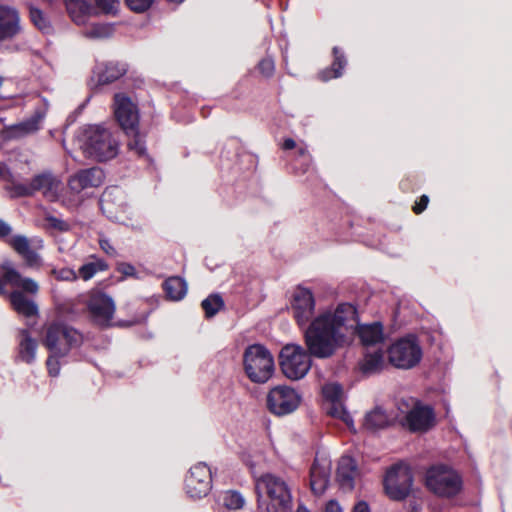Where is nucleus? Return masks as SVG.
Masks as SVG:
<instances>
[{"label":"nucleus","mask_w":512,"mask_h":512,"mask_svg":"<svg viewBox=\"0 0 512 512\" xmlns=\"http://www.w3.org/2000/svg\"><path fill=\"white\" fill-rule=\"evenodd\" d=\"M325 410L328 415L341 419L350 429L355 430L353 419L345 409L342 400L325 403Z\"/></svg>","instance_id":"31"},{"label":"nucleus","mask_w":512,"mask_h":512,"mask_svg":"<svg viewBox=\"0 0 512 512\" xmlns=\"http://www.w3.org/2000/svg\"><path fill=\"white\" fill-rule=\"evenodd\" d=\"M114 114L126 135L135 132L139 124V113L137 106L123 93L114 96Z\"/></svg>","instance_id":"14"},{"label":"nucleus","mask_w":512,"mask_h":512,"mask_svg":"<svg viewBox=\"0 0 512 512\" xmlns=\"http://www.w3.org/2000/svg\"><path fill=\"white\" fill-rule=\"evenodd\" d=\"M124 65L116 62H107L98 64L94 70V77L97 84L105 85L119 79L125 73Z\"/></svg>","instance_id":"24"},{"label":"nucleus","mask_w":512,"mask_h":512,"mask_svg":"<svg viewBox=\"0 0 512 512\" xmlns=\"http://www.w3.org/2000/svg\"><path fill=\"white\" fill-rule=\"evenodd\" d=\"M38 343L27 329L19 331L18 335V357L25 363H32L36 358Z\"/></svg>","instance_id":"25"},{"label":"nucleus","mask_w":512,"mask_h":512,"mask_svg":"<svg viewBox=\"0 0 512 512\" xmlns=\"http://www.w3.org/2000/svg\"><path fill=\"white\" fill-rule=\"evenodd\" d=\"M296 512H309V511H308L305 507H303V506H301V505H300V506L297 508V511H296Z\"/></svg>","instance_id":"53"},{"label":"nucleus","mask_w":512,"mask_h":512,"mask_svg":"<svg viewBox=\"0 0 512 512\" xmlns=\"http://www.w3.org/2000/svg\"><path fill=\"white\" fill-rule=\"evenodd\" d=\"M4 282L11 287L20 289L21 291H13L10 294V303L14 311L26 319V325L33 327L38 319L39 311L37 304L23 294V292L35 295L39 290L36 281L29 277H23L11 263L3 264Z\"/></svg>","instance_id":"3"},{"label":"nucleus","mask_w":512,"mask_h":512,"mask_svg":"<svg viewBox=\"0 0 512 512\" xmlns=\"http://www.w3.org/2000/svg\"><path fill=\"white\" fill-rule=\"evenodd\" d=\"M87 307L95 324L100 327H109L112 325L116 310V305L112 297L100 290H92L89 294Z\"/></svg>","instance_id":"12"},{"label":"nucleus","mask_w":512,"mask_h":512,"mask_svg":"<svg viewBox=\"0 0 512 512\" xmlns=\"http://www.w3.org/2000/svg\"><path fill=\"white\" fill-rule=\"evenodd\" d=\"M358 470L355 461L349 456H343L339 460L337 468V482L344 491H351L354 488L355 478Z\"/></svg>","instance_id":"21"},{"label":"nucleus","mask_w":512,"mask_h":512,"mask_svg":"<svg viewBox=\"0 0 512 512\" xmlns=\"http://www.w3.org/2000/svg\"><path fill=\"white\" fill-rule=\"evenodd\" d=\"M62 357L63 354L60 351H50V355L46 361L48 373L52 377H57L60 375L61 365H62Z\"/></svg>","instance_id":"38"},{"label":"nucleus","mask_w":512,"mask_h":512,"mask_svg":"<svg viewBox=\"0 0 512 512\" xmlns=\"http://www.w3.org/2000/svg\"><path fill=\"white\" fill-rule=\"evenodd\" d=\"M155 0H125L127 6L136 13L147 11Z\"/></svg>","instance_id":"39"},{"label":"nucleus","mask_w":512,"mask_h":512,"mask_svg":"<svg viewBox=\"0 0 512 512\" xmlns=\"http://www.w3.org/2000/svg\"><path fill=\"white\" fill-rule=\"evenodd\" d=\"M8 174L6 165L0 162V179H6Z\"/></svg>","instance_id":"50"},{"label":"nucleus","mask_w":512,"mask_h":512,"mask_svg":"<svg viewBox=\"0 0 512 512\" xmlns=\"http://www.w3.org/2000/svg\"><path fill=\"white\" fill-rule=\"evenodd\" d=\"M127 136L130 137L127 143L128 149L134 152L139 157L144 156L146 154L145 141L143 136L140 135L138 127L135 128L134 133H130Z\"/></svg>","instance_id":"34"},{"label":"nucleus","mask_w":512,"mask_h":512,"mask_svg":"<svg viewBox=\"0 0 512 512\" xmlns=\"http://www.w3.org/2000/svg\"><path fill=\"white\" fill-rule=\"evenodd\" d=\"M108 196H109V194H108V192L106 191V192L104 193V196H103V201H106V197H108Z\"/></svg>","instance_id":"59"},{"label":"nucleus","mask_w":512,"mask_h":512,"mask_svg":"<svg viewBox=\"0 0 512 512\" xmlns=\"http://www.w3.org/2000/svg\"><path fill=\"white\" fill-rule=\"evenodd\" d=\"M109 28L108 27H104V26H99V27H96L95 28V32H96V35L97 36H104L105 33L102 32V30H108Z\"/></svg>","instance_id":"52"},{"label":"nucleus","mask_w":512,"mask_h":512,"mask_svg":"<svg viewBox=\"0 0 512 512\" xmlns=\"http://www.w3.org/2000/svg\"><path fill=\"white\" fill-rule=\"evenodd\" d=\"M325 512H343V509L337 501L330 500L326 504Z\"/></svg>","instance_id":"47"},{"label":"nucleus","mask_w":512,"mask_h":512,"mask_svg":"<svg viewBox=\"0 0 512 512\" xmlns=\"http://www.w3.org/2000/svg\"><path fill=\"white\" fill-rule=\"evenodd\" d=\"M8 243L23 258L29 267H38L41 264L39 255L30 247L29 240L22 235L12 237Z\"/></svg>","instance_id":"22"},{"label":"nucleus","mask_w":512,"mask_h":512,"mask_svg":"<svg viewBox=\"0 0 512 512\" xmlns=\"http://www.w3.org/2000/svg\"><path fill=\"white\" fill-rule=\"evenodd\" d=\"M298 153L302 157H306L308 160H310V155L308 154V151L305 147H299Z\"/></svg>","instance_id":"51"},{"label":"nucleus","mask_w":512,"mask_h":512,"mask_svg":"<svg viewBox=\"0 0 512 512\" xmlns=\"http://www.w3.org/2000/svg\"><path fill=\"white\" fill-rule=\"evenodd\" d=\"M82 198L79 196L77 197L75 203L73 205H77L79 202H81Z\"/></svg>","instance_id":"58"},{"label":"nucleus","mask_w":512,"mask_h":512,"mask_svg":"<svg viewBox=\"0 0 512 512\" xmlns=\"http://www.w3.org/2000/svg\"><path fill=\"white\" fill-rule=\"evenodd\" d=\"M64 339V325L60 322L47 326L43 343L49 351H60L61 341Z\"/></svg>","instance_id":"27"},{"label":"nucleus","mask_w":512,"mask_h":512,"mask_svg":"<svg viewBox=\"0 0 512 512\" xmlns=\"http://www.w3.org/2000/svg\"><path fill=\"white\" fill-rule=\"evenodd\" d=\"M334 62L331 69L323 70L320 73V78L323 81L330 80L332 78H338L342 75V70L346 65V60L342 52L337 47L333 48Z\"/></svg>","instance_id":"30"},{"label":"nucleus","mask_w":512,"mask_h":512,"mask_svg":"<svg viewBox=\"0 0 512 512\" xmlns=\"http://www.w3.org/2000/svg\"><path fill=\"white\" fill-rule=\"evenodd\" d=\"M428 202H429V198L428 196L426 195H422L419 202H417L414 207H413V211L416 213V214H420L422 213L427 205H428Z\"/></svg>","instance_id":"45"},{"label":"nucleus","mask_w":512,"mask_h":512,"mask_svg":"<svg viewBox=\"0 0 512 512\" xmlns=\"http://www.w3.org/2000/svg\"><path fill=\"white\" fill-rule=\"evenodd\" d=\"M92 0H66V11L69 12L73 21L80 24L84 16L91 14L94 8L91 5ZM96 7L105 14H115L119 7V0H94Z\"/></svg>","instance_id":"15"},{"label":"nucleus","mask_w":512,"mask_h":512,"mask_svg":"<svg viewBox=\"0 0 512 512\" xmlns=\"http://www.w3.org/2000/svg\"><path fill=\"white\" fill-rule=\"evenodd\" d=\"M425 483L430 491L443 497L455 496L462 487L459 475L453 469L444 465L433 466L428 469Z\"/></svg>","instance_id":"8"},{"label":"nucleus","mask_w":512,"mask_h":512,"mask_svg":"<svg viewBox=\"0 0 512 512\" xmlns=\"http://www.w3.org/2000/svg\"><path fill=\"white\" fill-rule=\"evenodd\" d=\"M212 483V472L206 463L199 462L192 466L185 478L186 493L190 498L206 496Z\"/></svg>","instance_id":"13"},{"label":"nucleus","mask_w":512,"mask_h":512,"mask_svg":"<svg viewBox=\"0 0 512 512\" xmlns=\"http://www.w3.org/2000/svg\"><path fill=\"white\" fill-rule=\"evenodd\" d=\"M389 363L398 369H411L422 359V348L418 339L408 335L396 340L387 349Z\"/></svg>","instance_id":"6"},{"label":"nucleus","mask_w":512,"mask_h":512,"mask_svg":"<svg viewBox=\"0 0 512 512\" xmlns=\"http://www.w3.org/2000/svg\"><path fill=\"white\" fill-rule=\"evenodd\" d=\"M301 402L299 393L288 386L279 385L272 388L267 395V407L277 416H283L295 411Z\"/></svg>","instance_id":"11"},{"label":"nucleus","mask_w":512,"mask_h":512,"mask_svg":"<svg viewBox=\"0 0 512 512\" xmlns=\"http://www.w3.org/2000/svg\"><path fill=\"white\" fill-rule=\"evenodd\" d=\"M385 366L384 352L380 348L366 349L360 369L364 374L370 375L380 372Z\"/></svg>","instance_id":"26"},{"label":"nucleus","mask_w":512,"mask_h":512,"mask_svg":"<svg viewBox=\"0 0 512 512\" xmlns=\"http://www.w3.org/2000/svg\"><path fill=\"white\" fill-rule=\"evenodd\" d=\"M322 394L325 399V403L343 400L342 387L337 383H328L323 386Z\"/></svg>","instance_id":"37"},{"label":"nucleus","mask_w":512,"mask_h":512,"mask_svg":"<svg viewBox=\"0 0 512 512\" xmlns=\"http://www.w3.org/2000/svg\"><path fill=\"white\" fill-rule=\"evenodd\" d=\"M295 147H296V142L291 138L285 139L283 142V145H282V148L285 150H291Z\"/></svg>","instance_id":"49"},{"label":"nucleus","mask_w":512,"mask_h":512,"mask_svg":"<svg viewBox=\"0 0 512 512\" xmlns=\"http://www.w3.org/2000/svg\"><path fill=\"white\" fill-rule=\"evenodd\" d=\"M46 223L49 228L57 229L59 231L64 230V222L60 219L53 217V216L46 217Z\"/></svg>","instance_id":"43"},{"label":"nucleus","mask_w":512,"mask_h":512,"mask_svg":"<svg viewBox=\"0 0 512 512\" xmlns=\"http://www.w3.org/2000/svg\"><path fill=\"white\" fill-rule=\"evenodd\" d=\"M257 512H292L291 488L287 481L273 473L254 478Z\"/></svg>","instance_id":"2"},{"label":"nucleus","mask_w":512,"mask_h":512,"mask_svg":"<svg viewBox=\"0 0 512 512\" xmlns=\"http://www.w3.org/2000/svg\"><path fill=\"white\" fill-rule=\"evenodd\" d=\"M69 274L72 276L73 279H76L77 278V275L75 274L74 271H69Z\"/></svg>","instance_id":"56"},{"label":"nucleus","mask_w":512,"mask_h":512,"mask_svg":"<svg viewBox=\"0 0 512 512\" xmlns=\"http://www.w3.org/2000/svg\"><path fill=\"white\" fill-rule=\"evenodd\" d=\"M221 501L222 504L228 509H240L245 503L243 496L236 491H226L221 496Z\"/></svg>","instance_id":"36"},{"label":"nucleus","mask_w":512,"mask_h":512,"mask_svg":"<svg viewBox=\"0 0 512 512\" xmlns=\"http://www.w3.org/2000/svg\"><path fill=\"white\" fill-rule=\"evenodd\" d=\"M11 232L12 227L7 222L0 219V238L10 235Z\"/></svg>","instance_id":"46"},{"label":"nucleus","mask_w":512,"mask_h":512,"mask_svg":"<svg viewBox=\"0 0 512 512\" xmlns=\"http://www.w3.org/2000/svg\"><path fill=\"white\" fill-rule=\"evenodd\" d=\"M117 270L125 276H134L136 274L135 267L129 263H120Z\"/></svg>","instance_id":"44"},{"label":"nucleus","mask_w":512,"mask_h":512,"mask_svg":"<svg viewBox=\"0 0 512 512\" xmlns=\"http://www.w3.org/2000/svg\"><path fill=\"white\" fill-rule=\"evenodd\" d=\"M99 246L102 249L104 253H106L110 257H116L118 255L117 250L112 245L109 239L107 238H100L99 239Z\"/></svg>","instance_id":"41"},{"label":"nucleus","mask_w":512,"mask_h":512,"mask_svg":"<svg viewBox=\"0 0 512 512\" xmlns=\"http://www.w3.org/2000/svg\"><path fill=\"white\" fill-rule=\"evenodd\" d=\"M44 119V113L36 111L30 118L11 126L8 129L9 137L22 138L31 134L36 133Z\"/></svg>","instance_id":"23"},{"label":"nucleus","mask_w":512,"mask_h":512,"mask_svg":"<svg viewBox=\"0 0 512 512\" xmlns=\"http://www.w3.org/2000/svg\"><path fill=\"white\" fill-rule=\"evenodd\" d=\"M418 510H419V508L416 505L411 506L412 512H417Z\"/></svg>","instance_id":"55"},{"label":"nucleus","mask_w":512,"mask_h":512,"mask_svg":"<svg viewBox=\"0 0 512 512\" xmlns=\"http://www.w3.org/2000/svg\"><path fill=\"white\" fill-rule=\"evenodd\" d=\"M104 180V173L98 167L80 170L69 179V188L75 193L90 188L98 187Z\"/></svg>","instance_id":"20"},{"label":"nucleus","mask_w":512,"mask_h":512,"mask_svg":"<svg viewBox=\"0 0 512 512\" xmlns=\"http://www.w3.org/2000/svg\"><path fill=\"white\" fill-rule=\"evenodd\" d=\"M279 358L283 374L291 380L303 378L311 368L310 355L300 345L284 346Z\"/></svg>","instance_id":"9"},{"label":"nucleus","mask_w":512,"mask_h":512,"mask_svg":"<svg viewBox=\"0 0 512 512\" xmlns=\"http://www.w3.org/2000/svg\"><path fill=\"white\" fill-rule=\"evenodd\" d=\"M352 512H370V509L366 502L360 501L357 504H355Z\"/></svg>","instance_id":"48"},{"label":"nucleus","mask_w":512,"mask_h":512,"mask_svg":"<svg viewBox=\"0 0 512 512\" xmlns=\"http://www.w3.org/2000/svg\"><path fill=\"white\" fill-rule=\"evenodd\" d=\"M413 477L410 468L405 464H396L387 472L384 487L387 495L393 500H403L412 488Z\"/></svg>","instance_id":"10"},{"label":"nucleus","mask_w":512,"mask_h":512,"mask_svg":"<svg viewBox=\"0 0 512 512\" xmlns=\"http://www.w3.org/2000/svg\"><path fill=\"white\" fill-rule=\"evenodd\" d=\"M399 410L405 414L406 425L413 432H426L435 425L434 409L415 398L401 399Z\"/></svg>","instance_id":"7"},{"label":"nucleus","mask_w":512,"mask_h":512,"mask_svg":"<svg viewBox=\"0 0 512 512\" xmlns=\"http://www.w3.org/2000/svg\"><path fill=\"white\" fill-rule=\"evenodd\" d=\"M331 462L326 458L316 457L310 470V485L314 494L321 495L328 487Z\"/></svg>","instance_id":"19"},{"label":"nucleus","mask_w":512,"mask_h":512,"mask_svg":"<svg viewBox=\"0 0 512 512\" xmlns=\"http://www.w3.org/2000/svg\"><path fill=\"white\" fill-rule=\"evenodd\" d=\"M258 69L264 77H271L275 70V64L273 59L264 58L258 64Z\"/></svg>","instance_id":"40"},{"label":"nucleus","mask_w":512,"mask_h":512,"mask_svg":"<svg viewBox=\"0 0 512 512\" xmlns=\"http://www.w3.org/2000/svg\"><path fill=\"white\" fill-rule=\"evenodd\" d=\"M243 366L245 374L254 383H266L274 373L273 356L261 344H253L245 349Z\"/></svg>","instance_id":"5"},{"label":"nucleus","mask_w":512,"mask_h":512,"mask_svg":"<svg viewBox=\"0 0 512 512\" xmlns=\"http://www.w3.org/2000/svg\"><path fill=\"white\" fill-rule=\"evenodd\" d=\"M388 424L389 417L380 407H376L370 412L366 413L363 421L364 428L371 431L383 429Z\"/></svg>","instance_id":"28"},{"label":"nucleus","mask_w":512,"mask_h":512,"mask_svg":"<svg viewBox=\"0 0 512 512\" xmlns=\"http://www.w3.org/2000/svg\"><path fill=\"white\" fill-rule=\"evenodd\" d=\"M36 191H41L43 196L53 202L61 199L63 186L60 179L54 177L50 172H44L36 175L30 184L24 188V193L30 195Z\"/></svg>","instance_id":"17"},{"label":"nucleus","mask_w":512,"mask_h":512,"mask_svg":"<svg viewBox=\"0 0 512 512\" xmlns=\"http://www.w3.org/2000/svg\"><path fill=\"white\" fill-rule=\"evenodd\" d=\"M28 8H29L30 20L34 24V26L43 32H49L50 21L45 16L43 11H41L40 9H38L37 7H35L32 4H28Z\"/></svg>","instance_id":"33"},{"label":"nucleus","mask_w":512,"mask_h":512,"mask_svg":"<svg viewBox=\"0 0 512 512\" xmlns=\"http://www.w3.org/2000/svg\"><path fill=\"white\" fill-rule=\"evenodd\" d=\"M293 316L299 326L310 324L317 318L312 320L315 313V299L312 292L304 287H298L293 294L291 302Z\"/></svg>","instance_id":"16"},{"label":"nucleus","mask_w":512,"mask_h":512,"mask_svg":"<svg viewBox=\"0 0 512 512\" xmlns=\"http://www.w3.org/2000/svg\"><path fill=\"white\" fill-rule=\"evenodd\" d=\"M82 340V336L74 329L66 327V346L78 345Z\"/></svg>","instance_id":"42"},{"label":"nucleus","mask_w":512,"mask_h":512,"mask_svg":"<svg viewBox=\"0 0 512 512\" xmlns=\"http://www.w3.org/2000/svg\"><path fill=\"white\" fill-rule=\"evenodd\" d=\"M53 274H55L57 279H62V276H61L62 272L61 271L57 272V271L53 270Z\"/></svg>","instance_id":"54"},{"label":"nucleus","mask_w":512,"mask_h":512,"mask_svg":"<svg viewBox=\"0 0 512 512\" xmlns=\"http://www.w3.org/2000/svg\"><path fill=\"white\" fill-rule=\"evenodd\" d=\"M80 148L86 157L98 162L115 158L119 153V141L104 125L85 127L80 136Z\"/></svg>","instance_id":"4"},{"label":"nucleus","mask_w":512,"mask_h":512,"mask_svg":"<svg viewBox=\"0 0 512 512\" xmlns=\"http://www.w3.org/2000/svg\"><path fill=\"white\" fill-rule=\"evenodd\" d=\"M16 8L0 4V42L11 40L22 30Z\"/></svg>","instance_id":"18"},{"label":"nucleus","mask_w":512,"mask_h":512,"mask_svg":"<svg viewBox=\"0 0 512 512\" xmlns=\"http://www.w3.org/2000/svg\"><path fill=\"white\" fill-rule=\"evenodd\" d=\"M4 289V282L0 279V292Z\"/></svg>","instance_id":"57"},{"label":"nucleus","mask_w":512,"mask_h":512,"mask_svg":"<svg viewBox=\"0 0 512 512\" xmlns=\"http://www.w3.org/2000/svg\"><path fill=\"white\" fill-rule=\"evenodd\" d=\"M354 335L359 336L366 349L377 348L384 340L381 323L360 325L355 306L341 303L333 310L320 313L307 327L305 343L311 355L327 358Z\"/></svg>","instance_id":"1"},{"label":"nucleus","mask_w":512,"mask_h":512,"mask_svg":"<svg viewBox=\"0 0 512 512\" xmlns=\"http://www.w3.org/2000/svg\"><path fill=\"white\" fill-rule=\"evenodd\" d=\"M108 265L104 260L96 259L95 261L86 263L79 268V277L87 281L91 279L97 272L106 271Z\"/></svg>","instance_id":"32"},{"label":"nucleus","mask_w":512,"mask_h":512,"mask_svg":"<svg viewBox=\"0 0 512 512\" xmlns=\"http://www.w3.org/2000/svg\"><path fill=\"white\" fill-rule=\"evenodd\" d=\"M223 305V300L219 295H210L201 303L207 317H213Z\"/></svg>","instance_id":"35"},{"label":"nucleus","mask_w":512,"mask_h":512,"mask_svg":"<svg viewBox=\"0 0 512 512\" xmlns=\"http://www.w3.org/2000/svg\"><path fill=\"white\" fill-rule=\"evenodd\" d=\"M164 290L169 299L177 301L186 295L187 285L180 277H170L164 282Z\"/></svg>","instance_id":"29"}]
</instances>
